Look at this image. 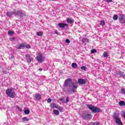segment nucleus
<instances>
[{
	"instance_id": "1a4fd4ad",
	"label": "nucleus",
	"mask_w": 125,
	"mask_h": 125,
	"mask_svg": "<svg viewBox=\"0 0 125 125\" xmlns=\"http://www.w3.org/2000/svg\"><path fill=\"white\" fill-rule=\"evenodd\" d=\"M58 27H59V28H61V29H62V30H64V29L65 28V27H68V26H69V25L67 23H59L58 24Z\"/></svg>"
},
{
	"instance_id": "37998d69",
	"label": "nucleus",
	"mask_w": 125,
	"mask_h": 125,
	"mask_svg": "<svg viewBox=\"0 0 125 125\" xmlns=\"http://www.w3.org/2000/svg\"><path fill=\"white\" fill-rule=\"evenodd\" d=\"M59 100H60V101H63V99L60 98V99H59Z\"/></svg>"
},
{
	"instance_id": "a19ab883",
	"label": "nucleus",
	"mask_w": 125,
	"mask_h": 125,
	"mask_svg": "<svg viewBox=\"0 0 125 125\" xmlns=\"http://www.w3.org/2000/svg\"><path fill=\"white\" fill-rule=\"evenodd\" d=\"M39 71H40L41 72H42V68H40L39 69Z\"/></svg>"
},
{
	"instance_id": "9b49d317",
	"label": "nucleus",
	"mask_w": 125,
	"mask_h": 125,
	"mask_svg": "<svg viewBox=\"0 0 125 125\" xmlns=\"http://www.w3.org/2000/svg\"><path fill=\"white\" fill-rule=\"evenodd\" d=\"M13 14H14V15H16V11L15 10H14L13 12L12 11L7 12L6 13V15L7 16H8V17H11V16L13 15Z\"/></svg>"
},
{
	"instance_id": "f03ea898",
	"label": "nucleus",
	"mask_w": 125,
	"mask_h": 125,
	"mask_svg": "<svg viewBox=\"0 0 125 125\" xmlns=\"http://www.w3.org/2000/svg\"><path fill=\"white\" fill-rule=\"evenodd\" d=\"M87 107L90 110V111H92V113H99L102 112L101 109L98 108L90 104H87Z\"/></svg>"
},
{
	"instance_id": "20e7f679",
	"label": "nucleus",
	"mask_w": 125,
	"mask_h": 125,
	"mask_svg": "<svg viewBox=\"0 0 125 125\" xmlns=\"http://www.w3.org/2000/svg\"><path fill=\"white\" fill-rule=\"evenodd\" d=\"M16 15L20 18H23V16H26V12L22 10H18L16 11Z\"/></svg>"
},
{
	"instance_id": "5701e85b",
	"label": "nucleus",
	"mask_w": 125,
	"mask_h": 125,
	"mask_svg": "<svg viewBox=\"0 0 125 125\" xmlns=\"http://www.w3.org/2000/svg\"><path fill=\"white\" fill-rule=\"evenodd\" d=\"M118 18H119V17H118L117 15H114L113 17V20H118Z\"/></svg>"
},
{
	"instance_id": "f3484780",
	"label": "nucleus",
	"mask_w": 125,
	"mask_h": 125,
	"mask_svg": "<svg viewBox=\"0 0 125 125\" xmlns=\"http://www.w3.org/2000/svg\"><path fill=\"white\" fill-rule=\"evenodd\" d=\"M119 104L120 106H125V103L124 101H121L119 103Z\"/></svg>"
},
{
	"instance_id": "4c0bfd02",
	"label": "nucleus",
	"mask_w": 125,
	"mask_h": 125,
	"mask_svg": "<svg viewBox=\"0 0 125 125\" xmlns=\"http://www.w3.org/2000/svg\"><path fill=\"white\" fill-rule=\"evenodd\" d=\"M95 125V122H94V123H90V125Z\"/></svg>"
},
{
	"instance_id": "dca6fc26",
	"label": "nucleus",
	"mask_w": 125,
	"mask_h": 125,
	"mask_svg": "<svg viewBox=\"0 0 125 125\" xmlns=\"http://www.w3.org/2000/svg\"><path fill=\"white\" fill-rule=\"evenodd\" d=\"M71 66L72 68H74V69H77L78 68V64L76 62H73L72 63Z\"/></svg>"
},
{
	"instance_id": "f8f14e48",
	"label": "nucleus",
	"mask_w": 125,
	"mask_h": 125,
	"mask_svg": "<svg viewBox=\"0 0 125 125\" xmlns=\"http://www.w3.org/2000/svg\"><path fill=\"white\" fill-rule=\"evenodd\" d=\"M78 83L80 85L85 84V80L83 79H78Z\"/></svg>"
},
{
	"instance_id": "f704fd0d",
	"label": "nucleus",
	"mask_w": 125,
	"mask_h": 125,
	"mask_svg": "<svg viewBox=\"0 0 125 125\" xmlns=\"http://www.w3.org/2000/svg\"><path fill=\"white\" fill-rule=\"evenodd\" d=\"M65 42H66V43H70V42H71V41H70V40L69 39H66Z\"/></svg>"
},
{
	"instance_id": "c85d7f7f",
	"label": "nucleus",
	"mask_w": 125,
	"mask_h": 125,
	"mask_svg": "<svg viewBox=\"0 0 125 125\" xmlns=\"http://www.w3.org/2000/svg\"><path fill=\"white\" fill-rule=\"evenodd\" d=\"M100 24L102 26H104L105 25V21H101Z\"/></svg>"
},
{
	"instance_id": "cd10ccee",
	"label": "nucleus",
	"mask_w": 125,
	"mask_h": 125,
	"mask_svg": "<svg viewBox=\"0 0 125 125\" xmlns=\"http://www.w3.org/2000/svg\"><path fill=\"white\" fill-rule=\"evenodd\" d=\"M121 93L122 94H125V88L121 89Z\"/></svg>"
},
{
	"instance_id": "ddd939ff",
	"label": "nucleus",
	"mask_w": 125,
	"mask_h": 125,
	"mask_svg": "<svg viewBox=\"0 0 125 125\" xmlns=\"http://www.w3.org/2000/svg\"><path fill=\"white\" fill-rule=\"evenodd\" d=\"M35 98L37 100H41L42 99V96H41V94L37 93L35 94Z\"/></svg>"
},
{
	"instance_id": "c03bdc74",
	"label": "nucleus",
	"mask_w": 125,
	"mask_h": 125,
	"mask_svg": "<svg viewBox=\"0 0 125 125\" xmlns=\"http://www.w3.org/2000/svg\"><path fill=\"white\" fill-rule=\"evenodd\" d=\"M104 0L105 1H106V2L108 1V0Z\"/></svg>"
},
{
	"instance_id": "72a5a7b5",
	"label": "nucleus",
	"mask_w": 125,
	"mask_h": 125,
	"mask_svg": "<svg viewBox=\"0 0 125 125\" xmlns=\"http://www.w3.org/2000/svg\"><path fill=\"white\" fill-rule=\"evenodd\" d=\"M54 34H56V35H60V33L57 30H55L54 32Z\"/></svg>"
},
{
	"instance_id": "6e6552de",
	"label": "nucleus",
	"mask_w": 125,
	"mask_h": 125,
	"mask_svg": "<svg viewBox=\"0 0 125 125\" xmlns=\"http://www.w3.org/2000/svg\"><path fill=\"white\" fill-rule=\"evenodd\" d=\"M37 60H38L39 63H42L43 62V58H42V54L41 53H39L37 57H36Z\"/></svg>"
},
{
	"instance_id": "aec40b11",
	"label": "nucleus",
	"mask_w": 125,
	"mask_h": 125,
	"mask_svg": "<svg viewBox=\"0 0 125 125\" xmlns=\"http://www.w3.org/2000/svg\"><path fill=\"white\" fill-rule=\"evenodd\" d=\"M23 122H28V121H29L30 119H28L27 117H24L22 118V119Z\"/></svg>"
},
{
	"instance_id": "423d86ee",
	"label": "nucleus",
	"mask_w": 125,
	"mask_h": 125,
	"mask_svg": "<svg viewBox=\"0 0 125 125\" xmlns=\"http://www.w3.org/2000/svg\"><path fill=\"white\" fill-rule=\"evenodd\" d=\"M118 19L120 21V23H121L122 24H125V17L124 14H119L118 16Z\"/></svg>"
},
{
	"instance_id": "4468645a",
	"label": "nucleus",
	"mask_w": 125,
	"mask_h": 125,
	"mask_svg": "<svg viewBox=\"0 0 125 125\" xmlns=\"http://www.w3.org/2000/svg\"><path fill=\"white\" fill-rule=\"evenodd\" d=\"M50 106L52 108V109H54V108H55L56 109H57L58 108V106H56V104L53 103H52L50 104Z\"/></svg>"
},
{
	"instance_id": "6ab92c4d",
	"label": "nucleus",
	"mask_w": 125,
	"mask_h": 125,
	"mask_svg": "<svg viewBox=\"0 0 125 125\" xmlns=\"http://www.w3.org/2000/svg\"><path fill=\"white\" fill-rule=\"evenodd\" d=\"M53 113L56 116H58L59 115V111L54 109L53 110Z\"/></svg>"
},
{
	"instance_id": "f257e3e1",
	"label": "nucleus",
	"mask_w": 125,
	"mask_h": 125,
	"mask_svg": "<svg viewBox=\"0 0 125 125\" xmlns=\"http://www.w3.org/2000/svg\"><path fill=\"white\" fill-rule=\"evenodd\" d=\"M68 86L70 89V90L68 91V92H69V93H75L76 90L78 88V85L72 83V79H67L65 81L63 86H68Z\"/></svg>"
},
{
	"instance_id": "bb28decb",
	"label": "nucleus",
	"mask_w": 125,
	"mask_h": 125,
	"mask_svg": "<svg viewBox=\"0 0 125 125\" xmlns=\"http://www.w3.org/2000/svg\"><path fill=\"white\" fill-rule=\"evenodd\" d=\"M25 47H26V48L30 49V48H31V45H29L28 44H26L25 45Z\"/></svg>"
},
{
	"instance_id": "4be33fe9",
	"label": "nucleus",
	"mask_w": 125,
	"mask_h": 125,
	"mask_svg": "<svg viewBox=\"0 0 125 125\" xmlns=\"http://www.w3.org/2000/svg\"><path fill=\"white\" fill-rule=\"evenodd\" d=\"M37 36H38L39 37H42L43 33H42V32L39 31V32H37Z\"/></svg>"
},
{
	"instance_id": "7c9ffc66",
	"label": "nucleus",
	"mask_w": 125,
	"mask_h": 125,
	"mask_svg": "<svg viewBox=\"0 0 125 125\" xmlns=\"http://www.w3.org/2000/svg\"><path fill=\"white\" fill-rule=\"evenodd\" d=\"M81 69L82 70H83V71H85V70L86 69V67L84 66H83L81 67Z\"/></svg>"
},
{
	"instance_id": "58836bf2",
	"label": "nucleus",
	"mask_w": 125,
	"mask_h": 125,
	"mask_svg": "<svg viewBox=\"0 0 125 125\" xmlns=\"http://www.w3.org/2000/svg\"><path fill=\"white\" fill-rule=\"evenodd\" d=\"M113 1V0H107V2H112Z\"/></svg>"
},
{
	"instance_id": "a878e982",
	"label": "nucleus",
	"mask_w": 125,
	"mask_h": 125,
	"mask_svg": "<svg viewBox=\"0 0 125 125\" xmlns=\"http://www.w3.org/2000/svg\"><path fill=\"white\" fill-rule=\"evenodd\" d=\"M104 57L107 58L108 56H109V55H108V53L106 52H104L103 54Z\"/></svg>"
},
{
	"instance_id": "49530a36",
	"label": "nucleus",
	"mask_w": 125,
	"mask_h": 125,
	"mask_svg": "<svg viewBox=\"0 0 125 125\" xmlns=\"http://www.w3.org/2000/svg\"><path fill=\"white\" fill-rule=\"evenodd\" d=\"M13 40H14V38H13Z\"/></svg>"
},
{
	"instance_id": "412c9836",
	"label": "nucleus",
	"mask_w": 125,
	"mask_h": 125,
	"mask_svg": "<svg viewBox=\"0 0 125 125\" xmlns=\"http://www.w3.org/2000/svg\"><path fill=\"white\" fill-rule=\"evenodd\" d=\"M83 42H88V40L86 38H83L82 39Z\"/></svg>"
},
{
	"instance_id": "79ce46f5",
	"label": "nucleus",
	"mask_w": 125,
	"mask_h": 125,
	"mask_svg": "<svg viewBox=\"0 0 125 125\" xmlns=\"http://www.w3.org/2000/svg\"><path fill=\"white\" fill-rule=\"evenodd\" d=\"M18 109L19 110V111H21V108L19 107V106L18 107Z\"/></svg>"
},
{
	"instance_id": "7ed1b4c3",
	"label": "nucleus",
	"mask_w": 125,
	"mask_h": 125,
	"mask_svg": "<svg viewBox=\"0 0 125 125\" xmlns=\"http://www.w3.org/2000/svg\"><path fill=\"white\" fill-rule=\"evenodd\" d=\"M6 94L10 98H14L15 96H16V94L15 93V91H13L12 89L8 88L6 90Z\"/></svg>"
},
{
	"instance_id": "2f4dec72",
	"label": "nucleus",
	"mask_w": 125,
	"mask_h": 125,
	"mask_svg": "<svg viewBox=\"0 0 125 125\" xmlns=\"http://www.w3.org/2000/svg\"><path fill=\"white\" fill-rule=\"evenodd\" d=\"M121 115H122V117H123L124 119H125V112L123 111Z\"/></svg>"
},
{
	"instance_id": "a18cd8bd",
	"label": "nucleus",
	"mask_w": 125,
	"mask_h": 125,
	"mask_svg": "<svg viewBox=\"0 0 125 125\" xmlns=\"http://www.w3.org/2000/svg\"><path fill=\"white\" fill-rule=\"evenodd\" d=\"M13 57V56H12V57H11V58H12Z\"/></svg>"
},
{
	"instance_id": "ea45409f",
	"label": "nucleus",
	"mask_w": 125,
	"mask_h": 125,
	"mask_svg": "<svg viewBox=\"0 0 125 125\" xmlns=\"http://www.w3.org/2000/svg\"><path fill=\"white\" fill-rule=\"evenodd\" d=\"M95 125H100V124L99 123V122H95Z\"/></svg>"
},
{
	"instance_id": "2eb2a0df",
	"label": "nucleus",
	"mask_w": 125,
	"mask_h": 125,
	"mask_svg": "<svg viewBox=\"0 0 125 125\" xmlns=\"http://www.w3.org/2000/svg\"><path fill=\"white\" fill-rule=\"evenodd\" d=\"M24 47H25V44H21L17 46V49H21V48H23Z\"/></svg>"
},
{
	"instance_id": "e433bc0d",
	"label": "nucleus",
	"mask_w": 125,
	"mask_h": 125,
	"mask_svg": "<svg viewBox=\"0 0 125 125\" xmlns=\"http://www.w3.org/2000/svg\"><path fill=\"white\" fill-rule=\"evenodd\" d=\"M69 102V97H67L66 98L65 103H68Z\"/></svg>"
},
{
	"instance_id": "c9c22d12",
	"label": "nucleus",
	"mask_w": 125,
	"mask_h": 125,
	"mask_svg": "<svg viewBox=\"0 0 125 125\" xmlns=\"http://www.w3.org/2000/svg\"><path fill=\"white\" fill-rule=\"evenodd\" d=\"M47 103H51V99L49 98L47 101Z\"/></svg>"
},
{
	"instance_id": "393cba45",
	"label": "nucleus",
	"mask_w": 125,
	"mask_h": 125,
	"mask_svg": "<svg viewBox=\"0 0 125 125\" xmlns=\"http://www.w3.org/2000/svg\"><path fill=\"white\" fill-rule=\"evenodd\" d=\"M57 109L59 110L60 112H63V110H64V108L61 106L58 107Z\"/></svg>"
},
{
	"instance_id": "473e14b6",
	"label": "nucleus",
	"mask_w": 125,
	"mask_h": 125,
	"mask_svg": "<svg viewBox=\"0 0 125 125\" xmlns=\"http://www.w3.org/2000/svg\"><path fill=\"white\" fill-rule=\"evenodd\" d=\"M8 34L10 36H11V35H13L14 33L12 31H8Z\"/></svg>"
},
{
	"instance_id": "39448f33",
	"label": "nucleus",
	"mask_w": 125,
	"mask_h": 125,
	"mask_svg": "<svg viewBox=\"0 0 125 125\" xmlns=\"http://www.w3.org/2000/svg\"><path fill=\"white\" fill-rule=\"evenodd\" d=\"M82 117L83 120H85V121H87L88 120H90L91 118H92V116H91V114H88L87 113H84L82 115Z\"/></svg>"
},
{
	"instance_id": "b1692460",
	"label": "nucleus",
	"mask_w": 125,
	"mask_h": 125,
	"mask_svg": "<svg viewBox=\"0 0 125 125\" xmlns=\"http://www.w3.org/2000/svg\"><path fill=\"white\" fill-rule=\"evenodd\" d=\"M24 114H25V115H29V114H30V110H25L24 111Z\"/></svg>"
},
{
	"instance_id": "9d476101",
	"label": "nucleus",
	"mask_w": 125,
	"mask_h": 125,
	"mask_svg": "<svg viewBox=\"0 0 125 125\" xmlns=\"http://www.w3.org/2000/svg\"><path fill=\"white\" fill-rule=\"evenodd\" d=\"M116 75L119 76V78H123V79H125V73L121 71H116Z\"/></svg>"
},
{
	"instance_id": "0eeeda50",
	"label": "nucleus",
	"mask_w": 125,
	"mask_h": 125,
	"mask_svg": "<svg viewBox=\"0 0 125 125\" xmlns=\"http://www.w3.org/2000/svg\"><path fill=\"white\" fill-rule=\"evenodd\" d=\"M24 58L28 64H30V63H31V62L34 60V58L31 57L30 55L28 54L25 55V57Z\"/></svg>"
},
{
	"instance_id": "a211bd4d",
	"label": "nucleus",
	"mask_w": 125,
	"mask_h": 125,
	"mask_svg": "<svg viewBox=\"0 0 125 125\" xmlns=\"http://www.w3.org/2000/svg\"><path fill=\"white\" fill-rule=\"evenodd\" d=\"M66 21L68 23H69L70 24H72V23H74V21L72 20L71 19H67Z\"/></svg>"
},
{
	"instance_id": "c756f323",
	"label": "nucleus",
	"mask_w": 125,
	"mask_h": 125,
	"mask_svg": "<svg viewBox=\"0 0 125 125\" xmlns=\"http://www.w3.org/2000/svg\"><path fill=\"white\" fill-rule=\"evenodd\" d=\"M96 52H97V51H96V49H92V50H91V53H95Z\"/></svg>"
}]
</instances>
